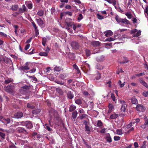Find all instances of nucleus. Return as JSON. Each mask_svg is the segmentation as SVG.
Returning <instances> with one entry per match:
<instances>
[{
	"label": "nucleus",
	"instance_id": "40",
	"mask_svg": "<svg viewBox=\"0 0 148 148\" xmlns=\"http://www.w3.org/2000/svg\"><path fill=\"white\" fill-rule=\"evenodd\" d=\"M44 13V12L43 10H40L38 12L37 14L40 16H42L43 15Z\"/></svg>",
	"mask_w": 148,
	"mask_h": 148
},
{
	"label": "nucleus",
	"instance_id": "47",
	"mask_svg": "<svg viewBox=\"0 0 148 148\" xmlns=\"http://www.w3.org/2000/svg\"><path fill=\"white\" fill-rule=\"evenodd\" d=\"M66 76V74H60L59 76V77L62 79H64Z\"/></svg>",
	"mask_w": 148,
	"mask_h": 148
},
{
	"label": "nucleus",
	"instance_id": "1",
	"mask_svg": "<svg viewBox=\"0 0 148 148\" xmlns=\"http://www.w3.org/2000/svg\"><path fill=\"white\" fill-rule=\"evenodd\" d=\"M21 123L22 124V126H25L27 128L29 129L32 128L33 127L32 124L30 121H22Z\"/></svg>",
	"mask_w": 148,
	"mask_h": 148
},
{
	"label": "nucleus",
	"instance_id": "52",
	"mask_svg": "<svg viewBox=\"0 0 148 148\" xmlns=\"http://www.w3.org/2000/svg\"><path fill=\"white\" fill-rule=\"evenodd\" d=\"M86 55L88 56H89L91 54L90 51L88 49L86 50Z\"/></svg>",
	"mask_w": 148,
	"mask_h": 148
},
{
	"label": "nucleus",
	"instance_id": "18",
	"mask_svg": "<svg viewBox=\"0 0 148 148\" xmlns=\"http://www.w3.org/2000/svg\"><path fill=\"white\" fill-rule=\"evenodd\" d=\"M108 107L109 109L108 113H110L114 109V106L112 104H110L108 106Z\"/></svg>",
	"mask_w": 148,
	"mask_h": 148
},
{
	"label": "nucleus",
	"instance_id": "45",
	"mask_svg": "<svg viewBox=\"0 0 148 148\" xmlns=\"http://www.w3.org/2000/svg\"><path fill=\"white\" fill-rule=\"evenodd\" d=\"M47 42V39L45 38H42V45L45 46V44L46 42Z\"/></svg>",
	"mask_w": 148,
	"mask_h": 148
},
{
	"label": "nucleus",
	"instance_id": "23",
	"mask_svg": "<svg viewBox=\"0 0 148 148\" xmlns=\"http://www.w3.org/2000/svg\"><path fill=\"white\" fill-rule=\"evenodd\" d=\"M121 23H123L125 25H127L130 24L129 21L126 18L122 19V20Z\"/></svg>",
	"mask_w": 148,
	"mask_h": 148
},
{
	"label": "nucleus",
	"instance_id": "15",
	"mask_svg": "<svg viewBox=\"0 0 148 148\" xmlns=\"http://www.w3.org/2000/svg\"><path fill=\"white\" fill-rule=\"evenodd\" d=\"M105 60V58L103 56L98 57L96 58L97 61L99 62H102Z\"/></svg>",
	"mask_w": 148,
	"mask_h": 148
},
{
	"label": "nucleus",
	"instance_id": "11",
	"mask_svg": "<svg viewBox=\"0 0 148 148\" xmlns=\"http://www.w3.org/2000/svg\"><path fill=\"white\" fill-rule=\"evenodd\" d=\"M29 88V86L27 85L25 86L22 87V89H20V92L21 93H22L23 94H25L26 93V90H24V89H27Z\"/></svg>",
	"mask_w": 148,
	"mask_h": 148
},
{
	"label": "nucleus",
	"instance_id": "50",
	"mask_svg": "<svg viewBox=\"0 0 148 148\" xmlns=\"http://www.w3.org/2000/svg\"><path fill=\"white\" fill-rule=\"evenodd\" d=\"M75 103L77 104L80 105L82 103V101L81 99H78L75 100Z\"/></svg>",
	"mask_w": 148,
	"mask_h": 148
},
{
	"label": "nucleus",
	"instance_id": "51",
	"mask_svg": "<svg viewBox=\"0 0 148 148\" xmlns=\"http://www.w3.org/2000/svg\"><path fill=\"white\" fill-rule=\"evenodd\" d=\"M27 107L32 109L34 108V106L32 105L31 104L29 103H28L27 104Z\"/></svg>",
	"mask_w": 148,
	"mask_h": 148
},
{
	"label": "nucleus",
	"instance_id": "10",
	"mask_svg": "<svg viewBox=\"0 0 148 148\" xmlns=\"http://www.w3.org/2000/svg\"><path fill=\"white\" fill-rule=\"evenodd\" d=\"M36 21L39 26L40 27H43L44 23L43 21L41 19V18H37Z\"/></svg>",
	"mask_w": 148,
	"mask_h": 148
},
{
	"label": "nucleus",
	"instance_id": "3",
	"mask_svg": "<svg viewBox=\"0 0 148 148\" xmlns=\"http://www.w3.org/2000/svg\"><path fill=\"white\" fill-rule=\"evenodd\" d=\"M120 102L122 104L121 111L123 113H124L125 111L127 105L125 103V101L123 100L120 101Z\"/></svg>",
	"mask_w": 148,
	"mask_h": 148
},
{
	"label": "nucleus",
	"instance_id": "19",
	"mask_svg": "<svg viewBox=\"0 0 148 148\" xmlns=\"http://www.w3.org/2000/svg\"><path fill=\"white\" fill-rule=\"evenodd\" d=\"M103 125V124L101 121L99 120L95 122V125L96 126L101 127Z\"/></svg>",
	"mask_w": 148,
	"mask_h": 148
},
{
	"label": "nucleus",
	"instance_id": "61",
	"mask_svg": "<svg viewBox=\"0 0 148 148\" xmlns=\"http://www.w3.org/2000/svg\"><path fill=\"white\" fill-rule=\"evenodd\" d=\"M83 18V16L81 14H79V16L78 17V20L80 21Z\"/></svg>",
	"mask_w": 148,
	"mask_h": 148
},
{
	"label": "nucleus",
	"instance_id": "7",
	"mask_svg": "<svg viewBox=\"0 0 148 148\" xmlns=\"http://www.w3.org/2000/svg\"><path fill=\"white\" fill-rule=\"evenodd\" d=\"M81 67L83 71H88L90 70L89 65L87 63H85L81 65Z\"/></svg>",
	"mask_w": 148,
	"mask_h": 148
},
{
	"label": "nucleus",
	"instance_id": "28",
	"mask_svg": "<svg viewBox=\"0 0 148 148\" xmlns=\"http://www.w3.org/2000/svg\"><path fill=\"white\" fill-rule=\"evenodd\" d=\"M131 102L133 104H136L138 103V101L135 97H133L131 99Z\"/></svg>",
	"mask_w": 148,
	"mask_h": 148
},
{
	"label": "nucleus",
	"instance_id": "21",
	"mask_svg": "<svg viewBox=\"0 0 148 148\" xmlns=\"http://www.w3.org/2000/svg\"><path fill=\"white\" fill-rule=\"evenodd\" d=\"M146 126H148V119H146L145 120L144 124L142 125L141 127L143 129H145L146 128Z\"/></svg>",
	"mask_w": 148,
	"mask_h": 148
},
{
	"label": "nucleus",
	"instance_id": "49",
	"mask_svg": "<svg viewBox=\"0 0 148 148\" xmlns=\"http://www.w3.org/2000/svg\"><path fill=\"white\" fill-rule=\"evenodd\" d=\"M97 16L98 19L100 20H102L104 18V17L103 16L98 14H97Z\"/></svg>",
	"mask_w": 148,
	"mask_h": 148
},
{
	"label": "nucleus",
	"instance_id": "57",
	"mask_svg": "<svg viewBox=\"0 0 148 148\" xmlns=\"http://www.w3.org/2000/svg\"><path fill=\"white\" fill-rule=\"evenodd\" d=\"M22 122H15L14 123V125L15 126H17L20 125H22V124L21 123Z\"/></svg>",
	"mask_w": 148,
	"mask_h": 148
},
{
	"label": "nucleus",
	"instance_id": "29",
	"mask_svg": "<svg viewBox=\"0 0 148 148\" xmlns=\"http://www.w3.org/2000/svg\"><path fill=\"white\" fill-rule=\"evenodd\" d=\"M144 12L146 17H148V5L146 6L144 9Z\"/></svg>",
	"mask_w": 148,
	"mask_h": 148
},
{
	"label": "nucleus",
	"instance_id": "41",
	"mask_svg": "<svg viewBox=\"0 0 148 148\" xmlns=\"http://www.w3.org/2000/svg\"><path fill=\"white\" fill-rule=\"evenodd\" d=\"M77 111H75L73 112L72 114V116L73 119H75L77 116Z\"/></svg>",
	"mask_w": 148,
	"mask_h": 148
},
{
	"label": "nucleus",
	"instance_id": "27",
	"mask_svg": "<svg viewBox=\"0 0 148 148\" xmlns=\"http://www.w3.org/2000/svg\"><path fill=\"white\" fill-rule=\"evenodd\" d=\"M5 134L1 132H0V141L1 142L5 138Z\"/></svg>",
	"mask_w": 148,
	"mask_h": 148
},
{
	"label": "nucleus",
	"instance_id": "63",
	"mask_svg": "<svg viewBox=\"0 0 148 148\" xmlns=\"http://www.w3.org/2000/svg\"><path fill=\"white\" fill-rule=\"evenodd\" d=\"M69 56L71 59H74L75 58L74 55L73 53H71Z\"/></svg>",
	"mask_w": 148,
	"mask_h": 148
},
{
	"label": "nucleus",
	"instance_id": "55",
	"mask_svg": "<svg viewBox=\"0 0 148 148\" xmlns=\"http://www.w3.org/2000/svg\"><path fill=\"white\" fill-rule=\"evenodd\" d=\"M12 80L11 79H8L5 80V83L6 84H8L12 82Z\"/></svg>",
	"mask_w": 148,
	"mask_h": 148
},
{
	"label": "nucleus",
	"instance_id": "8",
	"mask_svg": "<svg viewBox=\"0 0 148 148\" xmlns=\"http://www.w3.org/2000/svg\"><path fill=\"white\" fill-rule=\"evenodd\" d=\"M23 116V113L21 112H18L14 115V118L16 119H19Z\"/></svg>",
	"mask_w": 148,
	"mask_h": 148
},
{
	"label": "nucleus",
	"instance_id": "13",
	"mask_svg": "<svg viewBox=\"0 0 148 148\" xmlns=\"http://www.w3.org/2000/svg\"><path fill=\"white\" fill-rule=\"evenodd\" d=\"M71 45L72 47L74 49H77L79 47L78 44L76 42H72Z\"/></svg>",
	"mask_w": 148,
	"mask_h": 148
},
{
	"label": "nucleus",
	"instance_id": "43",
	"mask_svg": "<svg viewBox=\"0 0 148 148\" xmlns=\"http://www.w3.org/2000/svg\"><path fill=\"white\" fill-rule=\"evenodd\" d=\"M118 84H119L120 87L121 88H122L124 86L125 84V82H124L123 83H122L121 81L119 80L118 82Z\"/></svg>",
	"mask_w": 148,
	"mask_h": 148
},
{
	"label": "nucleus",
	"instance_id": "4",
	"mask_svg": "<svg viewBox=\"0 0 148 148\" xmlns=\"http://www.w3.org/2000/svg\"><path fill=\"white\" fill-rule=\"evenodd\" d=\"M0 121L5 124H8L10 123V119L5 118L2 116H0Z\"/></svg>",
	"mask_w": 148,
	"mask_h": 148
},
{
	"label": "nucleus",
	"instance_id": "25",
	"mask_svg": "<svg viewBox=\"0 0 148 148\" xmlns=\"http://www.w3.org/2000/svg\"><path fill=\"white\" fill-rule=\"evenodd\" d=\"M85 131H86V133L89 134H90V128L89 126H88L85 123Z\"/></svg>",
	"mask_w": 148,
	"mask_h": 148
},
{
	"label": "nucleus",
	"instance_id": "35",
	"mask_svg": "<svg viewBox=\"0 0 148 148\" xmlns=\"http://www.w3.org/2000/svg\"><path fill=\"white\" fill-rule=\"evenodd\" d=\"M45 128L48 131H50L51 130V129L48 124H46L43 125Z\"/></svg>",
	"mask_w": 148,
	"mask_h": 148
},
{
	"label": "nucleus",
	"instance_id": "58",
	"mask_svg": "<svg viewBox=\"0 0 148 148\" xmlns=\"http://www.w3.org/2000/svg\"><path fill=\"white\" fill-rule=\"evenodd\" d=\"M32 23L35 29V30L38 29L37 28V27L35 23L33 21L32 22Z\"/></svg>",
	"mask_w": 148,
	"mask_h": 148
},
{
	"label": "nucleus",
	"instance_id": "44",
	"mask_svg": "<svg viewBox=\"0 0 148 148\" xmlns=\"http://www.w3.org/2000/svg\"><path fill=\"white\" fill-rule=\"evenodd\" d=\"M40 109H36L33 110L32 111V113L33 114H36L40 112Z\"/></svg>",
	"mask_w": 148,
	"mask_h": 148
},
{
	"label": "nucleus",
	"instance_id": "6",
	"mask_svg": "<svg viewBox=\"0 0 148 148\" xmlns=\"http://www.w3.org/2000/svg\"><path fill=\"white\" fill-rule=\"evenodd\" d=\"M136 108V110L139 112H144L145 110V108L140 104L137 105Z\"/></svg>",
	"mask_w": 148,
	"mask_h": 148
},
{
	"label": "nucleus",
	"instance_id": "60",
	"mask_svg": "<svg viewBox=\"0 0 148 148\" xmlns=\"http://www.w3.org/2000/svg\"><path fill=\"white\" fill-rule=\"evenodd\" d=\"M120 137L119 136H115L114 137V139L115 141H117L120 140Z\"/></svg>",
	"mask_w": 148,
	"mask_h": 148
},
{
	"label": "nucleus",
	"instance_id": "39",
	"mask_svg": "<svg viewBox=\"0 0 148 148\" xmlns=\"http://www.w3.org/2000/svg\"><path fill=\"white\" fill-rule=\"evenodd\" d=\"M115 39H116L117 38H116L115 36ZM115 40V39L114 38H112L111 37L109 38H106V41H112L114 40Z\"/></svg>",
	"mask_w": 148,
	"mask_h": 148
},
{
	"label": "nucleus",
	"instance_id": "46",
	"mask_svg": "<svg viewBox=\"0 0 148 148\" xmlns=\"http://www.w3.org/2000/svg\"><path fill=\"white\" fill-rule=\"evenodd\" d=\"M62 70V68L60 67L55 66L54 68V70L57 71H59Z\"/></svg>",
	"mask_w": 148,
	"mask_h": 148
},
{
	"label": "nucleus",
	"instance_id": "62",
	"mask_svg": "<svg viewBox=\"0 0 148 148\" xmlns=\"http://www.w3.org/2000/svg\"><path fill=\"white\" fill-rule=\"evenodd\" d=\"M0 35L2 36L7 37V35L3 32H0Z\"/></svg>",
	"mask_w": 148,
	"mask_h": 148
},
{
	"label": "nucleus",
	"instance_id": "56",
	"mask_svg": "<svg viewBox=\"0 0 148 148\" xmlns=\"http://www.w3.org/2000/svg\"><path fill=\"white\" fill-rule=\"evenodd\" d=\"M111 97L113 101H116L115 97L114 94L112 93L111 94Z\"/></svg>",
	"mask_w": 148,
	"mask_h": 148
},
{
	"label": "nucleus",
	"instance_id": "54",
	"mask_svg": "<svg viewBox=\"0 0 148 148\" xmlns=\"http://www.w3.org/2000/svg\"><path fill=\"white\" fill-rule=\"evenodd\" d=\"M143 95L145 97H148V91H145L143 93Z\"/></svg>",
	"mask_w": 148,
	"mask_h": 148
},
{
	"label": "nucleus",
	"instance_id": "34",
	"mask_svg": "<svg viewBox=\"0 0 148 148\" xmlns=\"http://www.w3.org/2000/svg\"><path fill=\"white\" fill-rule=\"evenodd\" d=\"M103 67H104L103 66L98 64H97L96 65V68L97 69L99 70H102L103 69Z\"/></svg>",
	"mask_w": 148,
	"mask_h": 148
},
{
	"label": "nucleus",
	"instance_id": "5",
	"mask_svg": "<svg viewBox=\"0 0 148 148\" xmlns=\"http://www.w3.org/2000/svg\"><path fill=\"white\" fill-rule=\"evenodd\" d=\"M14 89V86L12 85L8 86L5 87V90L7 92L12 93Z\"/></svg>",
	"mask_w": 148,
	"mask_h": 148
},
{
	"label": "nucleus",
	"instance_id": "14",
	"mask_svg": "<svg viewBox=\"0 0 148 148\" xmlns=\"http://www.w3.org/2000/svg\"><path fill=\"white\" fill-rule=\"evenodd\" d=\"M16 131L19 133L23 132L26 133H27L26 130L24 129L22 127H18L16 129Z\"/></svg>",
	"mask_w": 148,
	"mask_h": 148
},
{
	"label": "nucleus",
	"instance_id": "24",
	"mask_svg": "<svg viewBox=\"0 0 148 148\" xmlns=\"http://www.w3.org/2000/svg\"><path fill=\"white\" fill-rule=\"evenodd\" d=\"M106 139L107 141L109 143H110L112 142V139L110 137V135L109 134H108L106 135Z\"/></svg>",
	"mask_w": 148,
	"mask_h": 148
},
{
	"label": "nucleus",
	"instance_id": "30",
	"mask_svg": "<svg viewBox=\"0 0 148 148\" xmlns=\"http://www.w3.org/2000/svg\"><path fill=\"white\" fill-rule=\"evenodd\" d=\"M68 97L70 99H72L73 97V96L71 91H69L67 94Z\"/></svg>",
	"mask_w": 148,
	"mask_h": 148
},
{
	"label": "nucleus",
	"instance_id": "20",
	"mask_svg": "<svg viewBox=\"0 0 148 148\" xmlns=\"http://www.w3.org/2000/svg\"><path fill=\"white\" fill-rule=\"evenodd\" d=\"M110 4H112L116 8L115 5L116 4V1L115 0H105Z\"/></svg>",
	"mask_w": 148,
	"mask_h": 148
},
{
	"label": "nucleus",
	"instance_id": "26",
	"mask_svg": "<svg viewBox=\"0 0 148 148\" xmlns=\"http://www.w3.org/2000/svg\"><path fill=\"white\" fill-rule=\"evenodd\" d=\"M91 43L94 47L99 46L100 44L99 42L97 41H92Z\"/></svg>",
	"mask_w": 148,
	"mask_h": 148
},
{
	"label": "nucleus",
	"instance_id": "17",
	"mask_svg": "<svg viewBox=\"0 0 148 148\" xmlns=\"http://www.w3.org/2000/svg\"><path fill=\"white\" fill-rule=\"evenodd\" d=\"M29 63V62H26L25 63V66L22 67L21 68V69L23 71L25 70L29 69L30 68L28 66Z\"/></svg>",
	"mask_w": 148,
	"mask_h": 148
},
{
	"label": "nucleus",
	"instance_id": "12",
	"mask_svg": "<svg viewBox=\"0 0 148 148\" xmlns=\"http://www.w3.org/2000/svg\"><path fill=\"white\" fill-rule=\"evenodd\" d=\"M1 61L5 62L6 63H8L11 62L10 59L6 57H3L1 59Z\"/></svg>",
	"mask_w": 148,
	"mask_h": 148
},
{
	"label": "nucleus",
	"instance_id": "31",
	"mask_svg": "<svg viewBox=\"0 0 148 148\" xmlns=\"http://www.w3.org/2000/svg\"><path fill=\"white\" fill-rule=\"evenodd\" d=\"M76 108V106L74 105H71L70 107L69 111L70 112L74 110Z\"/></svg>",
	"mask_w": 148,
	"mask_h": 148
},
{
	"label": "nucleus",
	"instance_id": "33",
	"mask_svg": "<svg viewBox=\"0 0 148 148\" xmlns=\"http://www.w3.org/2000/svg\"><path fill=\"white\" fill-rule=\"evenodd\" d=\"M73 67L74 69L76 70L77 73H79L80 72V70L77 66L75 64H74L73 65Z\"/></svg>",
	"mask_w": 148,
	"mask_h": 148
},
{
	"label": "nucleus",
	"instance_id": "48",
	"mask_svg": "<svg viewBox=\"0 0 148 148\" xmlns=\"http://www.w3.org/2000/svg\"><path fill=\"white\" fill-rule=\"evenodd\" d=\"M18 6L17 5H12V9L13 10H16L18 8Z\"/></svg>",
	"mask_w": 148,
	"mask_h": 148
},
{
	"label": "nucleus",
	"instance_id": "59",
	"mask_svg": "<svg viewBox=\"0 0 148 148\" xmlns=\"http://www.w3.org/2000/svg\"><path fill=\"white\" fill-rule=\"evenodd\" d=\"M125 15L127 16V18L129 19L132 18V15L130 13H127L125 14Z\"/></svg>",
	"mask_w": 148,
	"mask_h": 148
},
{
	"label": "nucleus",
	"instance_id": "16",
	"mask_svg": "<svg viewBox=\"0 0 148 148\" xmlns=\"http://www.w3.org/2000/svg\"><path fill=\"white\" fill-rule=\"evenodd\" d=\"M105 36L107 37H109L112 36L113 34V32L110 30H108L104 32Z\"/></svg>",
	"mask_w": 148,
	"mask_h": 148
},
{
	"label": "nucleus",
	"instance_id": "9",
	"mask_svg": "<svg viewBox=\"0 0 148 148\" xmlns=\"http://www.w3.org/2000/svg\"><path fill=\"white\" fill-rule=\"evenodd\" d=\"M92 78L94 80H99L101 78L100 74L99 73L94 74L92 75Z\"/></svg>",
	"mask_w": 148,
	"mask_h": 148
},
{
	"label": "nucleus",
	"instance_id": "38",
	"mask_svg": "<svg viewBox=\"0 0 148 148\" xmlns=\"http://www.w3.org/2000/svg\"><path fill=\"white\" fill-rule=\"evenodd\" d=\"M55 82L56 83L58 84L62 85H63L65 86H66V85L64 84V82L62 81H59L57 80H56L55 81Z\"/></svg>",
	"mask_w": 148,
	"mask_h": 148
},
{
	"label": "nucleus",
	"instance_id": "37",
	"mask_svg": "<svg viewBox=\"0 0 148 148\" xmlns=\"http://www.w3.org/2000/svg\"><path fill=\"white\" fill-rule=\"evenodd\" d=\"M126 38H129V37L125 35H123L121 38L119 39V40H122V41H125L126 40H125Z\"/></svg>",
	"mask_w": 148,
	"mask_h": 148
},
{
	"label": "nucleus",
	"instance_id": "64",
	"mask_svg": "<svg viewBox=\"0 0 148 148\" xmlns=\"http://www.w3.org/2000/svg\"><path fill=\"white\" fill-rule=\"evenodd\" d=\"M9 148H17V147L14 144H12L9 146Z\"/></svg>",
	"mask_w": 148,
	"mask_h": 148
},
{
	"label": "nucleus",
	"instance_id": "53",
	"mask_svg": "<svg viewBox=\"0 0 148 148\" xmlns=\"http://www.w3.org/2000/svg\"><path fill=\"white\" fill-rule=\"evenodd\" d=\"M135 123V122H130L127 126V128H128L131 127L132 125Z\"/></svg>",
	"mask_w": 148,
	"mask_h": 148
},
{
	"label": "nucleus",
	"instance_id": "32",
	"mask_svg": "<svg viewBox=\"0 0 148 148\" xmlns=\"http://www.w3.org/2000/svg\"><path fill=\"white\" fill-rule=\"evenodd\" d=\"M116 134L119 135H121L123 134L121 129H117L116 130Z\"/></svg>",
	"mask_w": 148,
	"mask_h": 148
},
{
	"label": "nucleus",
	"instance_id": "2",
	"mask_svg": "<svg viewBox=\"0 0 148 148\" xmlns=\"http://www.w3.org/2000/svg\"><path fill=\"white\" fill-rule=\"evenodd\" d=\"M131 33L133 34V37H137L140 36L141 33V31L140 30L138 31L136 29L132 30L131 31Z\"/></svg>",
	"mask_w": 148,
	"mask_h": 148
},
{
	"label": "nucleus",
	"instance_id": "42",
	"mask_svg": "<svg viewBox=\"0 0 148 148\" xmlns=\"http://www.w3.org/2000/svg\"><path fill=\"white\" fill-rule=\"evenodd\" d=\"M39 55L41 56H47L48 55V54L46 52H41L39 53Z\"/></svg>",
	"mask_w": 148,
	"mask_h": 148
},
{
	"label": "nucleus",
	"instance_id": "22",
	"mask_svg": "<svg viewBox=\"0 0 148 148\" xmlns=\"http://www.w3.org/2000/svg\"><path fill=\"white\" fill-rule=\"evenodd\" d=\"M118 116L119 115L118 114L114 113L110 116V118L112 119H115L117 118Z\"/></svg>",
	"mask_w": 148,
	"mask_h": 148
},
{
	"label": "nucleus",
	"instance_id": "36",
	"mask_svg": "<svg viewBox=\"0 0 148 148\" xmlns=\"http://www.w3.org/2000/svg\"><path fill=\"white\" fill-rule=\"evenodd\" d=\"M116 21L119 23H121L122 19L119 18L118 15H116L115 16Z\"/></svg>",
	"mask_w": 148,
	"mask_h": 148
}]
</instances>
